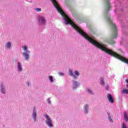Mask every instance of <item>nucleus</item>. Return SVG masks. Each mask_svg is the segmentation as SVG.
I'll return each mask as SVG.
<instances>
[{"instance_id":"6e6552de","label":"nucleus","mask_w":128,"mask_h":128,"mask_svg":"<svg viewBox=\"0 0 128 128\" xmlns=\"http://www.w3.org/2000/svg\"><path fill=\"white\" fill-rule=\"evenodd\" d=\"M23 56H24L26 60H28V58L30 56V55H28V54L27 53H24L23 54Z\"/></svg>"},{"instance_id":"2f4dec72","label":"nucleus","mask_w":128,"mask_h":128,"mask_svg":"<svg viewBox=\"0 0 128 128\" xmlns=\"http://www.w3.org/2000/svg\"><path fill=\"white\" fill-rule=\"evenodd\" d=\"M27 52H28V54H30V51L28 50Z\"/></svg>"},{"instance_id":"aec40b11","label":"nucleus","mask_w":128,"mask_h":128,"mask_svg":"<svg viewBox=\"0 0 128 128\" xmlns=\"http://www.w3.org/2000/svg\"><path fill=\"white\" fill-rule=\"evenodd\" d=\"M36 12H40L42 10V8H37L36 9Z\"/></svg>"},{"instance_id":"0eeeda50","label":"nucleus","mask_w":128,"mask_h":128,"mask_svg":"<svg viewBox=\"0 0 128 128\" xmlns=\"http://www.w3.org/2000/svg\"><path fill=\"white\" fill-rule=\"evenodd\" d=\"M106 42H108V44H116V41L112 39H110L108 40H107Z\"/></svg>"},{"instance_id":"7ed1b4c3","label":"nucleus","mask_w":128,"mask_h":128,"mask_svg":"<svg viewBox=\"0 0 128 128\" xmlns=\"http://www.w3.org/2000/svg\"><path fill=\"white\" fill-rule=\"evenodd\" d=\"M45 118H46V124L48 126H50V128H52L54 125H52V121L50 120V118L48 115H46Z\"/></svg>"},{"instance_id":"b1692460","label":"nucleus","mask_w":128,"mask_h":128,"mask_svg":"<svg viewBox=\"0 0 128 128\" xmlns=\"http://www.w3.org/2000/svg\"><path fill=\"white\" fill-rule=\"evenodd\" d=\"M110 122H112V117L109 116L108 118Z\"/></svg>"},{"instance_id":"20e7f679","label":"nucleus","mask_w":128,"mask_h":128,"mask_svg":"<svg viewBox=\"0 0 128 128\" xmlns=\"http://www.w3.org/2000/svg\"><path fill=\"white\" fill-rule=\"evenodd\" d=\"M107 98H108V100L109 102H110L111 104H114V98H112V96L110 94H108L107 95Z\"/></svg>"},{"instance_id":"a211bd4d","label":"nucleus","mask_w":128,"mask_h":128,"mask_svg":"<svg viewBox=\"0 0 128 128\" xmlns=\"http://www.w3.org/2000/svg\"><path fill=\"white\" fill-rule=\"evenodd\" d=\"M22 48L24 50H28V47H26V46H22Z\"/></svg>"},{"instance_id":"c756f323","label":"nucleus","mask_w":128,"mask_h":128,"mask_svg":"<svg viewBox=\"0 0 128 128\" xmlns=\"http://www.w3.org/2000/svg\"><path fill=\"white\" fill-rule=\"evenodd\" d=\"M27 84H28V86H30V83L28 82Z\"/></svg>"},{"instance_id":"6ab92c4d","label":"nucleus","mask_w":128,"mask_h":128,"mask_svg":"<svg viewBox=\"0 0 128 128\" xmlns=\"http://www.w3.org/2000/svg\"><path fill=\"white\" fill-rule=\"evenodd\" d=\"M74 74H75L76 76H80V73L78 72V70H76L74 72Z\"/></svg>"},{"instance_id":"412c9836","label":"nucleus","mask_w":128,"mask_h":128,"mask_svg":"<svg viewBox=\"0 0 128 128\" xmlns=\"http://www.w3.org/2000/svg\"><path fill=\"white\" fill-rule=\"evenodd\" d=\"M100 84H101V85L104 84V80H100Z\"/></svg>"},{"instance_id":"f8f14e48","label":"nucleus","mask_w":128,"mask_h":128,"mask_svg":"<svg viewBox=\"0 0 128 128\" xmlns=\"http://www.w3.org/2000/svg\"><path fill=\"white\" fill-rule=\"evenodd\" d=\"M32 116H33V118H34V120L36 121V113L34 110L33 112Z\"/></svg>"},{"instance_id":"1a4fd4ad","label":"nucleus","mask_w":128,"mask_h":128,"mask_svg":"<svg viewBox=\"0 0 128 128\" xmlns=\"http://www.w3.org/2000/svg\"><path fill=\"white\" fill-rule=\"evenodd\" d=\"M124 119L126 120V122H128V114H126V112H124Z\"/></svg>"},{"instance_id":"7c9ffc66","label":"nucleus","mask_w":128,"mask_h":128,"mask_svg":"<svg viewBox=\"0 0 128 128\" xmlns=\"http://www.w3.org/2000/svg\"><path fill=\"white\" fill-rule=\"evenodd\" d=\"M126 88H128V84L126 85Z\"/></svg>"},{"instance_id":"dca6fc26","label":"nucleus","mask_w":128,"mask_h":128,"mask_svg":"<svg viewBox=\"0 0 128 128\" xmlns=\"http://www.w3.org/2000/svg\"><path fill=\"white\" fill-rule=\"evenodd\" d=\"M50 80L51 82H54V79L52 78V76H49Z\"/></svg>"},{"instance_id":"2eb2a0df","label":"nucleus","mask_w":128,"mask_h":128,"mask_svg":"<svg viewBox=\"0 0 128 128\" xmlns=\"http://www.w3.org/2000/svg\"><path fill=\"white\" fill-rule=\"evenodd\" d=\"M88 105L86 104L84 106L85 113L88 114Z\"/></svg>"},{"instance_id":"4be33fe9","label":"nucleus","mask_w":128,"mask_h":128,"mask_svg":"<svg viewBox=\"0 0 128 128\" xmlns=\"http://www.w3.org/2000/svg\"><path fill=\"white\" fill-rule=\"evenodd\" d=\"M65 4H66V6L70 8V5L68 4V1H66Z\"/></svg>"},{"instance_id":"f03ea898","label":"nucleus","mask_w":128,"mask_h":128,"mask_svg":"<svg viewBox=\"0 0 128 128\" xmlns=\"http://www.w3.org/2000/svg\"><path fill=\"white\" fill-rule=\"evenodd\" d=\"M107 46L106 45L103 44L102 42H98V48H100V50H102L103 52H105L110 54V56H114V58H118V60H122V62H124L128 64V59L118 54L116 52H114L112 50L106 48Z\"/></svg>"},{"instance_id":"5701e85b","label":"nucleus","mask_w":128,"mask_h":128,"mask_svg":"<svg viewBox=\"0 0 128 128\" xmlns=\"http://www.w3.org/2000/svg\"><path fill=\"white\" fill-rule=\"evenodd\" d=\"M122 128H127L126 126V124L123 123Z\"/></svg>"},{"instance_id":"cd10ccee","label":"nucleus","mask_w":128,"mask_h":128,"mask_svg":"<svg viewBox=\"0 0 128 128\" xmlns=\"http://www.w3.org/2000/svg\"><path fill=\"white\" fill-rule=\"evenodd\" d=\"M126 83L128 84V79H126Z\"/></svg>"},{"instance_id":"423d86ee","label":"nucleus","mask_w":128,"mask_h":128,"mask_svg":"<svg viewBox=\"0 0 128 128\" xmlns=\"http://www.w3.org/2000/svg\"><path fill=\"white\" fill-rule=\"evenodd\" d=\"M41 24H46V18L44 17H40L39 20Z\"/></svg>"},{"instance_id":"4468645a","label":"nucleus","mask_w":128,"mask_h":128,"mask_svg":"<svg viewBox=\"0 0 128 128\" xmlns=\"http://www.w3.org/2000/svg\"><path fill=\"white\" fill-rule=\"evenodd\" d=\"M122 94H128V89H125L123 90L122 92Z\"/></svg>"},{"instance_id":"f3484780","label":"nucleus","mask_w":128,"mask_h":128,"mask_svg":"<svg viewBox=\"0 0 128 128\" xmlns=\"http://www.w3.org/2000/svg\"><path fill=\"white\" fill-rule=\"evenodd\" d=\"M2 94H6V92H4V87H2Z\"/></svg>"},{"instance_id":"a878e982","label":"nucleus","mask_w":128,"mask_h":128,"mask_svg":"<svg viewBox=\"0 0 128 128\" xmlns=\"http://www.w3.org/2000/svg\"><path fill=\"white\" fill-rule=\"evenodd\" d=\"M88 90L90 94H92V90H90V89H88Z\"/></svg>"},{"instance_id":"c85d7f7f","label":"nucleus","mask_w":128,"mask_h":128,"mask_svg":"<svg viewBox=\"0 0 128 128\" xmlns=\"http://www.w3.org/2000/svg\"><path fill=\"white\" fill-rule=\"evenodd\" d=\"M106 90H108V86H106Z\"/></svg>"},{"instance_id":"393cba45","label":"nucleus","mask_w":128,"mask_h":128,"mask_svg":"<svg viewBox=\"0 0 128 128\" xmlns=\"http://www.w3.org/2000/svg\"><path fill=\"white\" fill-rule=\"evenodd\" d=\"M58 74H59V76H64V74L62 72H59Z\"/></svg>"},{"instance_id":"9b49d317","label":"nucleus","mask_w":128,"mask_h":128,"mask_svg":"<svg viewBox=\"0 0 128 128\" xmlns=\"http://www.w3.org/2000/svg\"><path fill=\"white\" fill-rule=\"evenodd\" d=\"M69 72H70V76H73L74 78H75V79L76 78V76L72 74V70H70Z\"/></svg>"},{"instance_id":"bb28decb","label":"nucleus","mask_w":128,"mask_h":128,"mask_svg":"<svg viewBox=\"0 0 128 128\" xmlns=\"http://www.w3.org/2000/svg\"><path fill=\"white\" fill-rule=\"evenodd\" d=\"M48 102L49 104H50V100H48Z\"/></svg>"},{"instance_id":"9d476101","label":"nucleus","mask_w":128,"mask_h":128,"mask_svg":"<svg viewBox=\"0 0 128 128\" xmlns=\"http://www.w3.org/2000/svg\"><path fill=\"white\" fill-rule=\"evenodd\" d=\"M18 70L19 72H22V66L20 62H18Z\"/></svg>"},{"instance_id":"39448f33","label":"nucleus","mask_w":128,"mask_h":128,"mask_svg":"<svg viewBox=\"0 0 128 128\" xmlns=\"http://www.w3.org/2000/svg\"><path fill=\"white\" fill-rule=\"evenodd\" d=\"M80 86V84L76 80L73 81V88L74 90H75V88H76Z\"/></svg>"},{"instance_id":"ddd939ff","label":"nucleus","mask_w":128,"mask_h":128,"mask_svg":"<svg viewBox=\"0 0 128 128\" xmlns=\"http://www.w3.org/2000/svg\"><path fill=\"white\" fill-rule=\"evenodd\" d=\"M12 46V44H10V42H8L6 44V48H10V46Z\"/></svg>"},{"instance_id":"f257e3e1","label":"nucleus","mask_w":128,"mask_h":128,"mask_svg":"<svg viewBox=\"0 0 128 128\" xmlns=\"http://www.w3.org/2000/svg\"><path fill=\"white\" fill-rule=\"evenodd\" d=\"M106 0L104 16L106 18V20L109 24H110L112 26V34L111 36L112 38H118V28H116V24L112 23V20L110 19V15L108 14L110 10V8H112V6L110 4V0Z\"/></svg>"},{"instance_id":"473e14b6","label":"nucleus","mask_w":128,"mask_h":128,"mask_svg":"<svg viewBox=\"0 0 128 128\" xmlns=\"http://www.w3.org/2000/svg\"><path fill=\"white\" fill-rule=\"evenodd\" d=\"M70 12H72V10L71 9H70Z\"/></svg>"}]
</instances>
